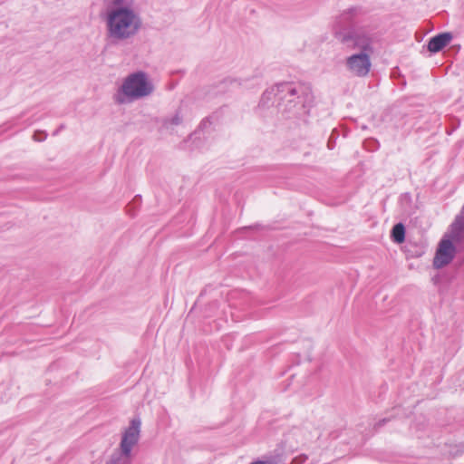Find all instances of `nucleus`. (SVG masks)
I'll return each instance as SVG.
<instances>
[{
    "label": "nucleus",
    "mask_w": 464,
    "mask_h": 464,
    "mask_svg": "<svg viewBox=\"0 0 464 464\" xmlns=\"http://www.w3.org/2000/svg\"><path fill=\"white\" fill-rule=\"evenodd\" d=\"M455 256V246L453 243L448 239L443 238L437 248L436 255L433 259V266L436 268H440L451 262Z\"/></svg>",
    "instance_id": "nucleus-3"
},
{
    "label": "nucleus",
    "mask_w": 464,
    "mask_h": 464,
    "mask_svg": "<svg viewBox=\"0 0 464 464\" xmlns=\"http://www.w3.org/2000/svg\"><path fill=\"white\" fill-rule=\"evenodd\" d=\"M122 92L126 96L137 99L150 94L152 92V86L142 72H138L125 81Z\"/></svg>",
    "instance_id": "nucleus-2"
},
{
    "label": "nucleus",
    "mask_w": 464,
    "mask_h": 464,
    "mask_svg": "<svg viewBox=\"0 0 464 464\" xmlns=\"http://www.w3.org/2000/svg\"><path fill=\"white\" fill-rule=\"evenodd\" d=\"M452 39V36L449 33L440 34L431 38L428 44L429 51L437 53L444 48Z\"/></svg>",
    "instance_id": "nucleus-6"
},
{
    "label": "nucleus",
    "mask_w": 464,
    "mask_h": 464,
    "mask_svg": "<svg viewBox=\"0 0 464 464\" xmlns=\"http://www.w3.org/2000/svg\"><path fill=\"white\" fill-rule=\"evenodd\" d=\"M120 2H121V0H115V3H116V4H118V3H120Z\"/></svg>",
    "instance_id": "nucleus-8"
},
{
    "label": "nucleus",
    "mask_w": 464,
    "mask_h": 464,
    "mask_svg": "<svg viewBox=\"0 0 464 464\" xmlns=\"http://www.w3.org/2000/svg\"><path fill=\"white\" fill-rule=\"evenodd\" d=\"M349 70L357 76H365L371 68V63L368 54L360 53L351 56L347 60Z\"/></svg>",
    "instance_id": "nucleus-5"
},
{
    "label": "nucleus",
    "mask_w": 464,
    "mask_h": 464,
    "mask_svg": "<svg viewBox=\"0 0 464 464\" xmlns=\"http://www.w3.org/2000/svg\"><path fill=\"white\" fill-rule=\"evenodd\" d=\"M140 420H133L130 422V427L125 430L121 442V448L122 453L125 456H129L131 448L137 443L140 436Z\"/></svg>",
    "instance_id": "nucleus-4"
},
{
    "label": "nucleus",
    "mask_w": 464,
    "mask_h": 464,
    "mask_svg": "<svg viewBox=\"0 0 464 464\" xmlns=\"http://www.w3.org/2000/svg\"><path fill=\"white\" fill-rule=\"evenodd\" d=\"M392 237L394 242L402 243L405 240V228L401 223L396 224L392 231Z\"/></svg>",
    "instance_id": "nucleus-7"
},
{
    "label": "nucleus",
    "mask_w": 464,
    "mask_h": 464,
    "mask_svg": "<svg viewBox=\"0 0 464 464\" xmlns=\"http://www.w3.org/2000/svg\"><path fill=\"white\" fill-rule=\"evenodd\" d=\"M108 24L111 35L116 38H126L136 33L140 22L130 10L121 8L109 15Z\"/></svg>",
    "instance_id": "nucleus-1"
}]
</instances>
